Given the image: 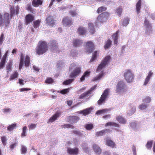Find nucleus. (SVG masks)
Masks as SVG:
<instances>
[{
    "label": "nucleus",
    "instance_id": "1",
    "mask_svg": "<svg viewBox=\"0 0 155 155\" xmlns=\"http://www.w3.org/2000/svg\"><path fill=\"white\" fill-rule=\"evenodd\" d=\"M110 58V56L108 55L105 57L101 61V64L97 67V73L99 72L100 71H101L100 73L99 74L98 76H97V80H100L104 75V73L102 70L107 64Z\"/></svg>",
    "mask_w": 155,
    "mask_h": 155
},
{
    "label": "nucleus",
    "instance_id": "41",
    "mask_svg": "<svg viewBox=\"0 0 155 155\" xmlns=\"http://www.w3.org/2000/svg\"><path fill=\"white\" fill-rule=\"evenodd\" d=\"M129 19L128 18H126L124 19L123 23V26H127L129 23Z\"/></svg>",
    "mask_w": 155,
    "mask_h": 155
},
{
    "label": "nucleus",
    "instance_id": "60",
    "mask_svg": "<svg viewBox=\"0 0 155 155\" xmlns=\"http://www.w3.org/2000/svg\"><path fill=\"white\" fill-rule=\"evenodd\" d=\"M150 80V79L147 77L146 78L145 80L144 83H143L144 85H146L149 82Z\"/></svg>",
    "mask_w": 155,
    "mask_h": 155
},
{
    "label": "nucleus",
    "instance_id": "30",
    "mask_svg": "<svg viewBox=\"0 0 155 155\" xmlns=\"http://www.w3.org/2000/svg\"><path fill=\"white\" fill-rule=\"evenodd\" d=\"M24 62L26 67H28L29 66L30 62V58L28 55L26 56Z\"/></svg>",
    "mask_w": 155,
    "mask_h": 155
},
{
    "label": "nucleus",
    "instance_id": "57",
    "mask_svg": "<svg viewBox=\"0 0 155 155\" xmlns=\"http://www.w3.org/2000/svg\"><path fill=\"white\" fill-rule=\"evenodd\" d=\"M4 34L3 33L1 34L0 37V45H2L3 41Z\"/></svg>",
    "mask_w": 155,
    "mask_h": 155
},
{
    "label": "nucleus",
    "instance_id": "29",
    "mask_svg": "<svg viewBox=\"0 0 155 155\" xmlns=\"http://www.w3.org/2000/svg\"><path fill=\"white\" fill-rule=\"evenodd\" d=\"M141 0H139L136 5V10L137 13L139 14L140 12V11L141 8Z\"/></svg>",
    "mask_w": 155,
    "mask_h": 155
},
{
    "label": "nucleus",
    "instance_id": "53",
    "mask_svg": "<svg viewBox=\"0 0 155 155\" xmlns=\"http://www.w3.org/2000/svg\"><path fill=\"white\" fill-rule=\"evenodd\" d=\"M5 61H4V60H1L0 63V69H2L4 66Z\"/></svg>",
    "mask_w": 155,
    "mask_h": 155
},
{
    "label": "nucleus",
    "instance_id": "55",
    "mask_svg": "<svg viewBox=\"0 0 155 155\" xmlns=\"http://www.w3.org/2000/svg\"><path fill=\"white\" fill-rule=\"evenodd\" d=\"M36 126L35 124H31L29 126V129L30 130H33L35 128Z\"/></svg>",
    "mask_w": 155,
    "mask_h": 155
},
{
    "label": "nucleus",
    "instance_id": "51",
    "mask_svg": "<svg viewBox=\"0 0 155 155\" xmlns=\"http://www.w3.org/2000/svg\"><path fill=\"white\" fill-rule=\"evenodd\" d=\"M152 144V141H148L146 144V147L147 149H150L151 147Z\"/></svg>",
    "mask_w": 155,
    "mask_h": 155
},
{
    "label": "nucleus",
    "instance_id": "8",
    "mask_svg": "<svg viewBox=\"0 0 155 155\" xmlns=\"http://www.w3.org/2000/svg\"><path fill=\"white\" fill-rule=\"evenodd\" d=\"M62 22L63 25L70 27L73 24L72 19L69 18L68 17H64L62 19Z\"/></svg>",
    "mask_w": 155,
    "mask_h": 155
},
{
    "label": "nucleus",
    "instance_id": "35",
    "mask_svg": "<svg viewBox=\"0 0 155 155\" xmlns=\"http://www.w3.org/2000/svg\"><path fill=\"white\" fill-rule=\"evenodd\" d=\"M109 92L110 89L108 88L106 89L104 91L101 97H107L109 96Z\"/></svg>",
    "mask_w": 155,
    "mask_h": 155
},
{
    "label": "nucleus",
    "instance_id": "27",
    "mask_svg": "<svg viewBox=\"0 0 155 155\" xmlns=\"http://www.w3.org/2000/svg\"><path fill=\"white\" fill-rule=\"evenodd\" d=\"M50 44L51 46V48H57L58 47L57 46L58 43H57L55 40H52L50 42Z\"/></svg>",
    "mask_w": 155,
    "mask_h": 155
},
{
    "label": "nucleus",
    "instance_id": "56",
    "mask_svg": "<svg viewBox=\"0 0 155 155\" xmlns=\"http://www.w3.org/2000/svg\"><path fill=\"white\" fill-rule=\"evenodd\" d=\"M151 99L150 97H147L143 101V102L145 103H149L150 102Z\"/></svg>",
    "mask_w": 155,
    "mask_h": 155
},
{
    "label": "nucleus",
    "instance_id": "25",
    "mask_svg": "<svg viewBox=\"0 0 155 155\" xmlns=\"http://www.w3.org/2000/svg\"><path fill=\"white\" fill-rule=\"evenodd\" d=\"M113 126L116 127H119V125L114 122H109L106 124L105 126L106 127L108 126Z\"/></svg>",
    "mask_w": 155,
    "mask_h": 155
},
{
    "label": "nucleus",
    "instance_id": "11",
    "mask_svg": "<svg viewBox=\"0 0 155 155\" xmlns=\"http://www.w3.org/2000/svg\"><path fill=\"white\" fill-rule=\"evenodd\" d=\"M93 108H92L90 107L88 108H86L82 110L78 111V113L79 114H82L84 116H86L90 114Z\"/></svg>",
    "mask_w": 155,
    "mask_h": 155
},
{
    "label": "nucleus",
    "instance_id": "14",
    "mask_svg": "<svg viewBox=\"0 0 155 155\" xmlns=\"http://www.w3.org/2000/svg\"><path fill=\"white\" fill-rule=\"evenodd\" d=\"M68 119L71 122L75 123L78 121L80 118L78 116H70L68 117Z\"/></svg>",
    "mask_w": 155,
    "mask_h": 155
},
{
    "label": "nucleus",
    "instance_id": "50",
    "mask_svg": "<svg viewBox=\"0 0 155 155\" xmlns=\"http://www.w3.org/2000/svg\"><path fill=\"white\" fill-rule=\"evenodd\" d=\"M147 107V106L143 104H142L139 106V109L141 110H143L145 109Z\"/></svg>",
    "mask_w": 155,
    "mask_h": 155
},
{
    "label": "nucleus",
    "instance_id": "46",
    "mask_svg": "<svg viewBox=\"0 0 155 155\" xmlns=\"http://www.w3.org/2000/svg\"><path fill=\"white\" fill-rule=\"evenodd\" d=\"M1 140L4 146H5L6 144V141L7 140L6 137L5 136H2L1 137Z\"/></svg>",
    "mask_w": 155,
    "mask_h": 155
},
{
    "label": "nucleus",
    "instance_id": "33",
    "mask_svg": "<svg viewBox=\"0 0 155 155\" xmlns=\"http://www.w3.org/2000/svg\"><path fill=\"white\" fill-rule=\"evenodd\" d=\"M110 110V109H103L97 110V114H104Z\"/></svg>",
    "mask_w": 155,
    "mask_h": 155
},
{
    "label": "nucleus",
    "instance_id": "54",
    "mask_svg": "<svg viewBox=\"0 0 155 155\" xmlns=\"http://www.w3.org/2000/svg\"><path fill=\"white\" fill-rule=\"evenodd\" d=\"M105 97H101L97 101V103L99 105L101 104L105 101Z\"/></svg>",
    "mask_w": 155,
    "mask_h": 155
},
{
    "label": "nucleus",
    "instance_id": "24",
    "mask_svg": "<svg viewBox=\"0 0 155 155\" xmlns=\"http://www.w3.org/2000/svg\"><path fill=\"white\" fill-rule=\"evenodd\" d=\"M17 127V124L14 123L8 126L7 127V130L9 131H12L14 129Z\"/></svg>",
    "mask_w": 155,
    "mask_h": 155
},
{
    "label": "nucleus",
    "instance_id": "15",
    "mask_svg": "<svg viewBox=\"0 0 155 155\" xmlns=\"http://www.w3.org/2000/svg\"><path fill=\"white\" fill-rule=\"evenodd\" d=\"M78 149L77 148L75 149L68 148V152L70 154L77 155L78 153Z\"/></svg>",
    "mask_w": 155,
    "mask_h": 155
},
{
    "label": "nucleus",
    "instance_id": "34",
    "mask_svg": "<svg viewBox=\"0 0 155 155\" xmlns=\"http://www.w3.org/2000/svg\"><path fill=\"white\" fill-rule=\"evenodd\" d=\"M18 74L17 71H15L10 77V80H13L17 78Z\"/></svg>",
    "mask_w": 155,
    "mask_h": 155
},
{
    "label": "nucleus",
    "instance_id": "28",
    "mask_svg": "<svg viewBox=\"0 0 155 155\" xmlns=\"http://www.w3.org/2000/svg\"><path fill=\"white\" fill-rule=\"evenodd\" d=\"M24 62V56L23 53L21 54L20 59L19 65V69L21 70L23 66Z\"/></svg>",
    "mask_w": 155,
    "mask_h": 155
},
{
    "label": "nucleus",
    "instance_id": "31",
    "mask_svg": "<svg viewBox=\"0 0 155 155\" xmlns=\"http://www.w3.org/2000/svg\"><path fill=\"white\" fill-rule=\"evenodd\" d=\"M144 24L147 28L149 29L151 31H152V26L149 23V21L147 19L145 20Z\"/></svg>",
    "mask_w": 155,
    "mask_h": 155
},
{
    "label": "nucleus",
    "instance_id": "37",
    "mask_svg": "<svg viewBox=\"0 0 155 155\" xmlns=\"http://www.w3.org/2000/svg\"><path fill=\"white\" fill-rule=\"evenodd\" d=\"M111 44V41L110 40H108L105 43L104 46V48L106 49L109 48Z\"/></svg>",
    "mask_w": 155,
    "mask_h": 155
},
{
    "label": "nucleus",
    "instance_id": "48",
    "mask_svg": "<svg viewBox=\"0 0 155 155\" xmlns=\"http://www.w3.org/2000/svg\"><path fill=\"white\" fill-rule=\"evenodd\" d=\"M116 12L117 15L120 17L122 12V8H117Z\"/></svg>",
    "mask_w": 155,
    "mask_h": 155
},
{
    "label": "nucleus",
    "instance_id": "26",
    "mask_svg": "<svg viewBox=\"0 0 155 155\" xmlns=\"http://www.w3.org/2000/svg\"><path fill=\"white\" fill-rule=\"evenodd\" d=\"M73 45L75 47L80 46L82 43V41L78 39H75L73 41Z\"/></svg>",
    "mask_w": 155,
    "mask_h": 155
},
{
    "label": "nucleus",
    "instance_id": "61",
    "mask_svg": "<svg viewBox=\"0 0 155 155\" xmlns=\"http://www.w3.org/2000/svg\"><path fill=\"white\" fill-rule=\"evenodd\" d=\"M70 13L72 17L75 16L77 14V13L75 11H70Z\"/></svg>",
    "mask_w": 155,
    "mask_h": 155
},
{
    "label": "nucleus",
    "instance_id": "10",
    "mask_svg": "<svg viewBox=\"0 0 155 155\" xmlns=\"http://www.w3.org/2000/svg\"><path fill=\"white\" fill-rule=\"evenodd\" d=\"M46 23L49 26H53L55 25V22L51 16H50L46 19Z\"/></svg>",
    "mask_w": 155,
    "mask_h": 155
},
{
    "label": "nucleus",
    "instance_id": "9",
    "mask_svg": "<svg viewBox=\"0 0 155 155\" xmlns=\"http://www.w3.org/2000/svg\"><path fill=\"white\" fill-rule=\"evenodd\" d=\"M34 19V16L31 14L27 15L25 17V24L28 25Z\"/></svg>",
    "mask_w": 155,
    "mask_h": 155
},
{
    "label": "nucleus",
    "instance_id": "43",
    "mask_svg": "<svg viewBox=\"0 0 155 155\" xmlns=\"http://www.w3.org/2000/svg\"><path fill=\"white\" fill-rule=\"evenodd\" d=\"M45 83L48 84H51L54 82V80L51 78H48L45 81Z\"/></svg>",
    "mask_w": 155,
    "mask_h": 155
},
{
    "label": "nucleus",
    "instance_id": "42",
    "mask_svg": "<svg viewBox=\"0 0 155 155\" xmlns=\"http://www.w3.org/2000/svg\"><path fill=\"white\" fill-rule=\"evenodd\" d=\"M26 9L28 11H30V12L33 13V9L32 8L31 4V3L28 4L26 7Z\"/></svg>",
    "mask_w": 155,
    "mask_h": 155
},
{
    "label": "nucleus",
    "instance_id": "23",
    "mask_svg": "<svg viewBox=\"0 0 155 155\" xmlns=\"http://www.w3.org/2000/svg\"><path fill=\"white\" fill-rule=\"evenodd\" d=\"M94 88L92 87L89 90L87 91L84 93L81 97H85L89 96L91 94L92 91L94 90Z\"/></svg>",
    "mask_w": 155,
    "mask_h": 155
},
{
    "label": "nucleus",
    "instance_id": "52",
    "mask_svg": "<svg viewBox=\"0 0 155 155\" xmlns=\"http://www.w3.org/2000/svg\"><path fill=\"white\" fill-rule=\"evenodd\" d=\"M11 15L12 16L15 13V10L14 9V7L11 6L10 8Z\"/></svg>",
    "mask_w": 155,
    "mask_h": 155
},
{
    "label": "nucleus",
    "instance_id": "32",
    "mask_svg": "<svg viewBox=\"0 0 155 155\" xmlns=\"http://www.w3.org/2000/svg\"><path fill=\"white\" fill-rule=\"evenodd\" d=\"M12 65V61H9L6 67V69L8 71V72L11 71Z\"/></svg>",
    "mask_w": 155,
    "mask_h": 155
},
{
    "label": "nucleus",
    "instance_id": "5",
    "mask_svg": "<svg viewBox=\"0 0 155 155\" xmlns=\"http://www.w3.org/2000/svg\"><path fill=\"white\" fill-rule=\"evenodd\" d=\"M110 14L107 12L102 13L97 17V20L101 22L106 21L109 18Z\"/></svg>",
    "mask_w": 155,
    "mask_h": 155
},
{
    "label": "nucleus",
    "instance_id": "18",
    "mask_svg": "<svg viewBox=\"0 0 155 155\" xmlns=\"http://www.w3.org/2000/svg\"><path fill=\"white\" fill-rule=\"evenodd\" d=\"M116 120L120 123L122 124H125L127 122L126 120L121 116H117L116 117Z\"/></svg>",
    "mask_w": 155,
    "mask_h": 155
},
{
    "label": "nucleus",
    "instance_id": "44",
    "mask_svg": "<svg viewBox=\"0 0 155 155\" xmlns=\"http://www.w3.org/2000/svg\"><path fill=\"white\" fill-rule=\"evenodd\" d=\"M106 8L104 7L101 6L97 9V13H99L103 11H106Z\"/></svg>",
    "mask_w": 155,
    "mask_h": 155
},
{
    "label": "nucleus",
    "instance_id": "4",
    "mask_svg": "<svg viewBox=\"0 0 155 155\" xmlns=\"http://www.w3.org/2000/svg\"><path fill=\"white\" fill-rule=\"evenodd\" d=\"M126 90V85L124 82L122 81H119L117 86L116 91L118 93L123 92H125Z\"/></svg>",
    "mask_w": 155,
    "mask_h": 155
},
{
    "label": "nucleus",
    "instance_id": "47",
    "mask_svg": "<svg viewBox=\"0 0 155 155\" xmlns=\"http://www.w3.org/2000/svg\"><path fill=\"white\" fill-rule=\"evenodd\" d=\"M85 128L87 130H91L93 128V125L91 124H86L85 126Z\"/></svg>",
    "mask_w": 155,
    "mask_h": 155
},
{
    "label": "nucleus",
    "instance_id": "58",
    "mask_svg": "<svg viewBox=\"0 0 155 155\" xmlns=\"http://www.w3.org/2000/svg\"><path fill=\"white\" fill-rule=\"evenodd\" d=\"M17 145V143H14L13 144H12L10 145V148L11 150H12L14 148L16 147V146Z\"/></svg>",
    "mask_w": 155,
    "mask_h": 155
},
{
    "label": "nucleus",
    "instance_id": "45",
    "mask_svg": "<svg viewBox=\"0 0 155 155\" xmlns=\"http://www.w3.org/2000/svg\"><path fill=\"white\" fill-rule=\"evenodd\" d=\"M27 151V148L25 147L22 145L21 148V152L22 154H25Z\"/></svg>",
    "mask_w": 155,
    "mask_h": 155
},
{
    "label": "nucleus",
    "instance_id": "59",
    "mask_svg": "<svg viewBox=\"0 0 155 155\" xmlns=\"http://www.w3.org/2000/svg\"><path fill=\"white\" fill-rule=\"evenodd\" d=\"M8 51H6V52L5 54L4 55V56H3V57L2 59V60H4V61H6V58L7 57V55H8Z\"/></svg>",
    "mask_w": 155,
    "mask_h": 155
},
{
    "label": "nucleus",
    "instance_id": "63",
    "mask_svg": "<svg viewBox=\"0 0 155 155\" xmlns=\"http://www.w3.org/2000/svg\"><path fill=\"white\" fill-rule=\"evenodd\" d=\"M153 74V73L151 72V71H150L148 74L147 76V78H149L150 79L151 77H152Z\"/></svg>",
    "mask_w": 155,
    "mask_h": 155
},
{
    "label": "nucleus",
    "instance_id": "19",
    "mask_svg": "<svg viewBox=\"0 0 155 155\" xmlns=\"http://www.w3.org/2000/svg\"><path fill=\"white\" fill-rule=\"evenodd\" d=\"M42 0H33L32 1V5L35 7H37L39 5H41L42 4Z\"/></svg>",
    "mask_w": 155,
    "mask_h": 155
},
{
    "label": "nucleus",
    "instance_id": "6",
    "mask_svg": "<svg viewBox=\"0 0 155 155\" xmlns=\"http://www.w3.org/2000/svg\"><path fill=\"white\" fill-rule=\"evenodd\" d=\"M94 49V45L92 42L89 41L86 42L85 49L87 53H91Z\"/></svg>",
    "mask_w": 155,
    "mask_h": 155
},
{
    "label": "nucleus",
    "instance_id": "62",
    "mask_svg": "<svg viewBox=\"0 0 155 155\" xmlns=\"http://www.w3.org/2000/svg\"><path fill=\"white\" fill-rule=\"evenodd\" d=\"M31 89L29 88H21L20 89V91H28L30 90Z\"/></svg>",
    "mask_w": 155,
    "mask_h": 155
},
{
    "label": "nucleus",
    "instance_id": "38",
    "mask_svg": "<svg viewBox=\"0 0 155 155\" xmlns=\"http://www.w3.org/2000/svg\"><path fill=\"white\" fill-rule=\"evenodd\" d=\"M74 80L73 79H71L67 80L63 82V84L65 85H68L71 83Z\"/></svg>",
    "mask_w": 155,
    "mask_h": 155
},
{
    "label": "nucleus",
    "instance_id": "13",
    "mask_svg": "<svg viewBox=\"0 0 155 155\" xmlns=\"http://www.w3.org/2000/svg\"><path fill=\"white\" fill-rule=\"evenodd\" d=\"M87 32L86 30L82 26H80L77 30V33L81 35H84Z\"/></svg>",
    "mask_w": 155,
    "mask_h": 155
},
{
    "label": "nucleus",
    "instance_id": "64",
    "mask_svg": "<svg viewBox=\"0 0 155 155\" xmlns=\"http://www.w3.org/2000/svg\"><path fill=\"white\" fill-rule=\"evenodd\" d=\"M130 125L132 128H135L136 126V124L134 122L130 123Z\"/></svg>",
    "mask_w": 155,
    "mask_h": 155
},
{
    "label": "nucleus",
    "instance_id": "20",
    "mask_svg": "<svg viewBox=\"0 0 155 155\" xmlns=\"http://www.w3.org/2000/svg\"><path fill=\"white\" fill-rule=\"evenodd\" d=\"M90 71H87L85 72L84 73L83 75L80 78L81 81V82L84 81L85 80V78L88 77L90 75Z\"/></svg>",
    "mask_w": 155,
    "mask_h": 155
},
{
    "label": "nucleus",
    "instance_id": "17",
    "mask_svg": "<svg viewBox=\"0 0 155 155\" xmlns=\"http://www.w3.org/2000/svg\"><path fill=\"white\" fill-rule=\"evenodd\" d=\"M60 114V113L59 112H57L54 115L51 117L49 120V122H53L58 117Z\"/></svg>",
    "mask_w": 155,
    "mask_h": 155
},
{
    "label": "nucleus",
    "instance_id": "49",
    "mask_svg": "<svg viewBox=\"0 0 155 155\" xmlns=\"http://www.w3.org/2000/svg\"><path fill=\"white\" fill-rule=\"evenodd\" d=\"M69 88L64 89L60 91V93L62 94H66L69 92Z\"/></svg>",
    "mask_w": 155,
    "mask_h": 155
},
{
    "label": "nucleus",
    "instance_id": "40",
    "mask_svg": "<svg viewBox=\"0 0 155 155\" xmlns=\"http://www.w3.org/2000/svg\"><path fill=\"white\" fill-rule=\"evenodd\" d=\"M97 56V51H95L93 54L92 58L91 59L90 62H91L94 61L96 59V57Z\"/></svg>",
    "mask_w": 155,
    "mask_h": 155
},
{
    "label": "nucleus",
    "instance_id": "39",
    "mask_svg": "<svg viewBox=\"0 0 155 155\" xmlns=\"http://www.w3.org/2000/svg\"><path fill=\"white\" fill-rule=\"evenodd\" d=\"M61 127L62 128H67L74 129V126L70 124H65L62 125Z\"/></svg>",
    "mask_w": 155,
    "mask_h": 155
},
{
    "label": "nucleus",
    "instance_id": "12",
    "mask_svg": "<svg viewBox=\"0 0 155 155\" xmlns=\"http://www.w3.org/2000/svg\"><path fill=\"white\" fill-rule=\"evenodd\" d=\"M106 144L108 146L113 148L116 146V145L115 143L112 141L111 139L107 137L105 139Z\"/></svg>",
    "mask_w": 155,
    "mask_h": 155
},
{
    "label": "nucleus",
    "instance_id": "36",
    "mask_svg": "<svg viewBox=\"0 0 155 155\" xmlns=\"http://www.w3.org/2000/svg\"><path fill=\"white\" fill-rule=\"evenodd\" d=\"M41 21V20L38 19L34 21L33 27L35 28H38L39 26Z\"/></svg>",
    "mask_w": 155,
    "mask_h": 155
},
{
    "label": "nucleus",
    "instance_id": "7",
    "mask_svg": "<svg viewBox=\"0 0 155 155\" xmlns=\"http://www.w3.org/2000/svg\"><path fill=\"white\" fill-rule=\"evenodd\" d=\"M81 71V68L80 67H76L71 73L69 77L70 78H75L79 75Z\"/></svg>",
    "mask_w": 155,
    "mask_h": 155
},
{
    "label": "nucleus",
    "instance_id": "16",
    "mask_svg": "<svg viewBox=\"0 0 155 155\" xmlns=\"http://www.w3.org/2000/svg\"><path fill=\"white\" fill-rule=\"evenodd\" d=\"M119 31L118 30L115 33H114L112 35V38L114 40V44L117 45L118 43V33Z\"/></svg>",
    "mask_w": 155,
    "mask_h": 155
},
{
    "label": "nucleus",
    "instance_id": "21",
    "mask_svg": "<svg viewBox=\"0 0 155 155\" xmlns=\"http://www.w3.org/2000/svg\"><path fill=\"white\" fill-rule=\"evenodd\" d=\"M110 132V130L109 129H105L97 132V135L103 136L106 134H107Z\"/></svg>",
    "mask_w": 155,
    "mask_h": 155
},
{
    "label": "nucleus",
    "instance_id": "3",
    "mask_svg": "<svg viewBox=\"0 0 155 155\" xmlns=\"http://www.w3.org/2000/svg\"><path fill=\"white\" fill-rule=\"evenodd\" d=\"M125 80L129 83L132 82L134 79V75L131 70L130 69L126 70L124 74Z\"/></svg>",
    "mask_w": 155,
    "mask_h": 155
},
{
    "label": "nucleus",
    "instance_id": "22",
    "mask_svg": "<svg viewBox=\"0 0 155 155\" xmlns=\"http://www.w3.org/2000/svg\"><path fill=\"white\" fill-rule=\"evenodd\" d=\"M88 25L89 32L92 34H94L95 32V29L94 27L93 24L92 23H90L88 24Z\"/></svg>",
    "mask_w": 155,
    "mask_h": 155
},
{
    "label": "nucleus",
    "instance_id": "2",
    "mask_svg": "<svg viewBox=\"0 0 155 155\" xmlns=\"http://www.w3.org/2000/svg\"><path fill=\"white\" fill-rule=\"evenodd\" d=\"M48 49V46L47 42L41 41L38 42L35 51L38 55H41L46 52Z\"/></svg>",
    "mask_w": 155,
    "mask_h": 155
}]
</instances>
